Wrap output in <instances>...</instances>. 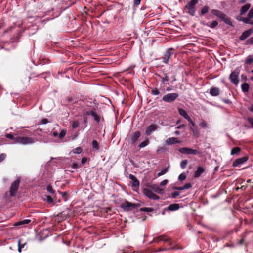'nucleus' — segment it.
I'll use <instances>...</instances> for the list:
<instances>
[{
  "label": "nucleus",
  "mask_w": 253,
  "mask_h": 253,
  "mask_svg": "<svg viewBox=\"0 0 253 253\" xmlns=\"http://www.w3.org/2000/svg\"><path fill=\"white\" fill-rule=\"evenodd\" d=\"M174 189L179 190V191L183 190V186H182V187H174Z\"/></svg>",
  "instance_id": "nucleus-62"
},
{
  "label": "nucleus",
  "mask_w": 253,
  "mask_h": 253,
  "mask_svg": "<svg viewBox=\"0 0 253 253\" xmlns=\"http://www.w3.org/2000/svg\"><path fill=\"white\" fill-rule=\"evenodd\" d=\"M46 200L49 203H51L53 202V199L50 196H46Z\"/></svg>",
  "instance_id": "nucleus-54"
},
{
  "label": "nucleus",
  "mask_w": 253,
  "mask_h": 253,
  "mask_svg": "<svg viewBox=\"0 0 253 253\" xmlns=\"http://www.w3.org/2000/svg\"><path fill=\"white\" fill-rule=\"evenodd\" d=\"M140 136V132L139 131L134 132L131 136V141L134 143Z\"/></svg>",
  "instance_id": "nucleus-21"
},
{
  "label": "nucleus",
  "mask_w": 253,
  "mask_h": 253,
  "mask_svg": "<svg viewBox=\"0 0 253 253\" xmlns=\"http://www.w3.org/2000/svg\"><path fill=\"white\" fill-rule=\"evenodd\" d=\"M178 112L179 114L185 119H186L187 117L189 116L186 111L182 108H179L178 109Z\"/></svg>",
  "instance_id": "nucleus-29"
},
{
  "label": "nucleus",
  "mask_w": 253,
  "mask_h": 253,
  "mask_svg": "<svg viewBox=\"0 0 253 253\" xmlns=\"http://www.w3.org/2000/svg\"><path fill=\"white\" fill-rule=\"evenodd\" d=\"M143 193L145 196L151 199L157 200L160 198L159 196L154 193L151 190L148 188H144L143 190Z\"/></svg>",
  "instance_id": "nucleus-8"
},
{
  "label": "nucleus",
  "mask_w": 253,
  "mask_h": 253,
  "mask_svg": "<svg viewBox=\"0 0 253 253\" xmlns=\"http://www.w3.org/2000/svg\"><path fill=\"white\" fill-rule=\"evenodd\" d=\"M92 146L93 149L95 150H98L99 149L98 143L96 140H93L92 142Z\"/></svg>",
  "instance_id": "nucleus-38"
},
{
  "label": "nucleus",
  "mask_w": 253,
  "mask_h": 253,
  "mask_svg": "<svg viewBox=\"0 0 253 253\" xmlns=\"http://www.w3.org/2000/svg\"><path fill=\"white\" fill-rule=\"evenodd\" d=\"M246 45H251L253 44V36L248 39L245 44Z\"/></svg>",
  "instance_id": "nucleus-42"
},
{
  "label": "nucleus",
  "mask_w": 253,
  "mask_h": 253,
  "mask_svg": "<svg viewBox=\"0 0 253 253\" xmlns=\"http://www.w3.org/2000/svg\"><path fill=\"white\" fill-rule=\"evenodd\" d=\"M211 13L215 16H217L218 18L221 19V20L223 21L227 25H229L231 26H233L232 22L231 21L230 18L228 17L225 14H224L223 12L220 10L217 9H212L211 10Z\"/></svg>",
  "instance_id": "nucleus-2"
},
{
  "label": "nucleus",
  "mask_w": 253,
  "mask_h": 253,
  "mask_svg": "<svg viewBox=\"0 0 253 253\" xmlns=\"http://www.w3.org/2000/svg\"><path fill=\"white\" fill-rule=\"evenodd\" d=\"M240 72V67H237L232 72L229 76V79L231 83L237 85L239 83L238 76Z\"/></svg>",
  "instance_id": "nucleus-6"
},
{
  "label": "nucleus",
  "mask_w": 253,
  "mask_h": 253,
  "mask_svg": "<svg viewBox=\"0 0 253 253\" xmlns=\"http://www.w3.org/2000/svg\"><path fill=\"white\" fill-rule=\"evenodd\" d=\"M153 190L154 191L158 194H162L164 192L163 189L160 188L158 186H154Z\"/></svg>",
  "instance_id": "nucleus-36"
},
{
  "label": "nucleus",
  "mask_w": 253,
  "mask_h": 253,
  "mask_svg": "<svg viewBox=\"0 0 253 253\" xmlns=\"http://www.w3.org/2000/svg\"><path fill=\"white\" fill-rule=\"evenodd\" d=\"M35 141V139L29 137H16L13 144L28 145L34 143Z\"/></svg>",
  "instance_id": "nucleus-4"
},
{
  "label": "nucleus",
  "mask_w": 253,
  "mask_h": 253,
  "mask_svg": "<svg viewBox=\"0 0 253 253\" xmlns=\"http://www.w3.org/2000/svg\"><path fill=\"white\" fill-rule=\"evenodd\" d=\"M253 62V57L251 55L248 56L245 61V64L250 65Z\"/></svg>",
  "instance_id": "nucleus-34"
},
{
  "label": "nucleus",
  "mask_w": 253,
  "mask_h": 253,
  "mask_svg": "<svg viewBox=\"0 0 253 253\" xmlns=\"http://www.w3.org/2000/svg\"><path fill=\"white\" fill-rule=\"evenodd\" d=\"M168 180L165 179L160 182V185L161 186H164L166 185L168 183Z\"/></svg>",
  "instance_id": "nucleus-56"
},
{
  "label": "nucleus",
  "mask_w": 253,
  "mask_h": 253,
  "mask_svg": "<svg viewBox=\"0 0 253 253\" xmlns=\"http://www.w3.org/2000/svg\"><path fill=\"white\" fill-rule=\"evenodd\" d=\"M79 125V123L78 121H75L72 123V127L73 128H77Z\"/></svg>",
  "instance_id": "nucleus-49"
},
{
  "label": "nucleus",
  "mask_w": 253,
  "mask_h": 253,
  "mask_svg": "<svg viewBox=\"0 0 253 253\" xmlns=\"http://www.w3.org/2000/svg\"><path fill=\"white\" fill-rule=\"evenodd\" d=\"M205 170L204 168L201 166H199L197 168L196 171L194 172V176L195 178H198L200 176L202 173L204 172Z\"/></svg>",
  "instance_id": "nucleus-18"
},
{
  "label": "nucleus",
  "mask_w": 253,
  "mask_h": 253,
  "mask_svg": "<svg viewBox=\"0 0 253 253\" xmlns=\"http://www.w3.org/2000/svg\"><path fill=\"white\" fill-rule=\"evenodd\" d=\"M52 135L55 137H58L59 134L57 131H55L53 132V133H52Z\"/></svg>",
  "instance_id": "nucleus-61"
},
{
  "label": "nucleus",
  "mask_w": 253,
  "mask_h": 253,
  "mask_svg": "<svg viewBox=\"0 0 253 253\" xmlns=\"http://www.w3.org/2000/svg\"><path fill=\"white\" fill-rule=\"evenodd\" d=\"M192 187V185L191 183H186L183 186V190H185V189H189L190 188H191Z\"/></svg>",
  "instance_id": "nucleus-52"
},
{
  "label": "nucleus",
  "mask_w": 253,
  "mask_h": 253,
  "mask_svg": "<svg viewBox=\"0 0 253 253\" xmlns=\"http://www.w3.org/2000/svg\"><path fill=\"white\" fill-rule=\"evenodd\" d=\"M6 156V155L4 153H2L0 155V163L5 159Z\"/></svg>",
  "instance_id": "nucleus-55"
},
{
  "label": "nucleus",
  "mask_w": 253,
  "mask_h": 253,
  "mask_svg": "<svg viewBox=\"0 0 253 253\" xmlns=\"http://www.w3.org/2000/svg\"><path fill=\"white\" fill-rule=\"evenodd\" d=\"M90 115L93 117L96 122L98 123L100 121V118L95 111L91 110L90 111Z\"/></svg>",
  "instance_id": "nucleus-30"
},
{
  "label": "nucleus",
  "mask_w": 253,
  "mask_h": 253,
  "mask_svg": "<svg viewBox=\"0 0 253 253\" xmlns=\"http://www.w3.org/2000/svg\"><path fill=\"white\" fill-rule=\"evenodd\" d=\"M177 96H163L162 100L166 102H171L175 100Z\"/></svg>",
  "instance_id": "nucleus-20"
},
{
  "label": "nucleus",
  "mask_w": 253,
  "mask_h": 253,
  "mask_svg": "<svg viewBox=\"0 0 253 253\" xmlns=\"http://www.w3.org/2000/svg\"><path fill=\"white\" fill-rule=\"evenodd\" d=\"M187 164V160H182L180 163V167L182 169H184L186 168Z\"/></svg>",
  "instance_id": "nucleus-45"
},
{
  "label": "nucleus",
  "mask_w": 253,
  "mask_h": 253,
  "mask_svg": "<svg viewBox=\"0 0 253 253\" xmlns=\"http://www.w3.org/2000/svg\"><path fill=\"white\" fill-rule=\"evenodd\" d=\"M129 178L132 181V186L138 188L140 185L139 180L137 179L136 177L131 174L129 175Z\"/></svg>",
  "instance_id": "nucleus-14"
},
{
  "label": "nucleus",
  "mask_w": 253,
  "mask_h": 253,
  "mask_svg": "<svg viewBox=\"0 0 253 253\" xmlns=\"http://www.w3.org/2000/svg\"><path fill=\"white\" fill-rule=\"evenodd\" d=\"M242 21L244 23L249 24L253 25V20H252L251 19H241V18H240V21Z\"/></svg>",
  "instance_id": "nucleus-35"
},
{
  "label": "nucleus",
  "mask_w": 253,
  "mask_h": 253,
  "mask_svg": "<svg viewBox=\"0 0 253 253\" xmlns=\"http://www.w3.org/2000/svg\"><path fill=\"white\" fill-rule=\"evenodd\" d=\"M244 242V238H242L241 239H240V240H239L237 242V244L238 245H242L243 244Z\"/></svg>",
  "instance_id": "nucleus-59"
},
{
  "label": "nucleus",
  "mask_w": 253,
  "mask_h": 253,
  "mask_svg": "<svg viewBox=\"0 0 253 253\" xmlns=\"http://www.w3.org/2000/svg\"><path fill=\"white\" fill-rule=\"evenodd\" d=\"M253 18V7L249 11L247 17H243L241 16H238L236 17V19L238 21H240V18L241 19H252Z\"/></svg>",
  "instance_id": "nucleus-17"
},
{
  "label": "nucleus",
  "mask_w": 253,
  "mask_h": 253,
  "mask_svg": "<svg viewBox=\"0 0 253 253\" xmlns=\"http://www.w3.org/2000/svg\"><path fill=\"white\" fill-rule=\"evenodd\" d=\"M190 129L193 132L194 137L198 138L200 136V132L197 126L193 127L190 126Z\"/></svg>",
  "instance_id": "nucleus-19"
},
{
  "label": "nucleus",
  "mask_w": 253,
  "mask_h": 253,
  "mask_svg": "<svg viewBox=\"0 0 253 253\" xmlns=\"http://www.w3.org/2000/svg\"><path fill=\"white\" fill-rule=\"evenodd\" d=\"M241 88L244 93L248 92L249 89V84L247 83H243L241 85Z\"/></svg>",
  "instance_id": "nucleus-31"
},
{
  "label": "nucleus",
  "mask_w": 253,
  "mask_h": 253,
  "mask_svg": "<svg viewBox=\"0 0 253 253\" xmlns=\"http://www.w3.org/2000/svg\"><path fill=\"white\" fill-rule=\"evenodd\" d=\"M200 126L202 128H206L207 127V124L206 121H202L200 124Z\"/></svg>",
  "instance_id": "nucleus-50"
},
{
  "label": "nucleus",
  "mask_w": 253,
  "mask_h": 253,
  "mask_svg": "<svg viewBox=\"0 0 253 253\" xmlns=\"http://www.w3.org/2000/svg\"><path fill=\"white\" fill-rule=\"evenodd\" d=\"M249 110L250 112H253V104L250 107Z\"/></svg>",
  "instance_id": "nucleus-64"
},
{
  "label": "nucleus",
  "mask_w": 253,
  "mask_h": 253,
  "mask_svg": "<svg viewBox=\"0 0 253 253\" xmlns=\"http://www.w3.org/2000/svg\"><path fill=\"white\" fill-rule=\"evenodd\" d=\"M166 150V148L165 147H160L158 149V152H165Z\"/></svg>",
  "instance_id": "nucleus-58"
},
{
  "label": "nucleus",
  "mask_w": 253,
  "mask_h": 253,
  "mask_svg": "<svg viewBox=\"0 0 253 253\" xmlns=\"http://www.w3.org/2000/svg\"><path fill=\"white\" fill-rule=\"evenodd\" d=\"M86 158H85V157H83L82 159V160H81V162L82 164H84L86 162Z\"/></svg>",
  "instance_id": "nucleus-63"
},
{
  "label": "nucleus",
  "mask_w": 253,
  "mask_h": 253,
  "mask_svg": "<svg viewBox=\"0 0 253 253\" xmlns=\"http://www.w3.org/2000/svg\"><path fill=\"white\" fill-rule=\"evenodd\" d=\"M253 28H250L247 30L245 31L242 35L239 37V39L241 41H243L249 37L253 33Z\"/></svg>",
  "instance_id": "nucleus-13"
},
{
  "label": "nucleus",
  "mask_w": 253,
  "mask_h": 253,
  "mask_svg": "<svg viewBox=\"0 0 253 253\" xmlns=\"http://www.w3.org/2000/svg\"><path fill=\"white\" fill-rule=\"evenodd\" d=\"M139 211L141 212H151L153 211L154 209L149 207H142L140 208Z\"/></svg>",
  "instance_id": "nucleus-27"
},
{
  "label": "nucleus",
  "mask_w": 253,
  "mask_h": 253,
  "mask_svg": "<svg viewBox=\"0 0 253 253\" xmlns=\"http://www.w3.org/2000/svg\"><path fill=\"white\" fill-rule=\"evenodd\" d=\"M26 245V242L22 243L21 239H19L18 240V251L19 253H21L22 252V249L24 248L25 246Z\"/></svg>",
  "instance_id": "nucleus-24"
},
{
  "label": "nucleus",
  "mask_w": 253,
  "mask_h": 253,
  "mask_svg": "<svg viewBox=\"0 0 253 253\" xmlns=\"http://www.w3.org/2000/svg\"><path fill=\"white\" fill-rule=\"evenodd\" d=\"M220 93L219 88L216 87H212L210 90L211 95H219Z\"/></svg>",
  "instance_id": "nucleus-22"
},
{
  "label": "nucleus",
  "mask_w": 253,
  "mask_h": 253,
  "mask_svg": "<svg viewBox=\"0 0 253 253\" xmlns=\"http://www.w3.org/2000/svg\"><path fill=\"white\" fill-rule=\"evenodd\" d=\"M209 10V7L208 6H204L201 10V14L204 15L207 13Z\"/></svg>",
  "instance_id": "nucleus-39"
},
{
  "label": "nucleus",
  "mask_w": 253,
  "mask_h": 253,
  "mask_svg": "<svg viewBox=\"0 0 253 253\" xmlns=\"http://www.w3.org/2000/svg\"><path fill=\"white\" fill-rule=\"evenodd\" d=\"M47 190L48 192L54 194L55 193V191L53 189L52 186L50 185H49L46 187Z\"/></svg>",
  "instance_id": "nucleus-48"
},
{
  "label": "nucleus",
  "mask_w": 253,
  "mask_h": 253,
  "mask_svg": "<svg viewBox=\"0 0 253 253\" xmlns=\"http://www.w3.org/2000/svg\"><path fill=\"white\" fill-rule=\"evenodd\" d=\"M248 160V156H244L236 159L233 163L232 166L233 167H237L240 165L244 164Z\"/></svg>",
  "instance_id": "nucleus-11"
},
{
  "label": "nucleus",
  "mask_w": 253,
  "mask_h": 253,
  "mask_svg": "<svg viewBox=\"0 0 253 253\" xmlns=\"http://www.w3.org/2000/svg\"><path fill=\"white\" fill-rule=\"evenodd\" d=\"M165 92H162L161 90V87L158 89L157 88H155L152 89V93L154 95H158L160 93H165Z\"/></svg>",
  "instance_id": "nucleus-33"
},
{
  "label": "nucleus",
  "mask_w": 253,
  "mask_h": 253,
  "mask_svg": "<svg viewBox=\"0 0 253 253\" xmlns=\"http://www.w3.org/2000/svg\"><path fill=\"white\" fill-rule=\"evenodd\" d=\"M159 126L156 124H152L148 126L147 127L145 134L147 135H150L155 131L158 128Z\"/></svg>",
  "instance_id": "nucleus-12"
},
{
  "label": "nucleus",
  "mask_w": 253,
  "mask_h": 253,
  "mask_svg": "<svg viewBox=\"0 0 253 253\" xmlns=\"http://www.w3.org/2000/svg\"><path fill=\"white\" fill-rule=\"evenodd\" d=\"M20 182V179H17L12 183L10 188V195L11 196H15L16 192L18 189Z\"/></svg>",
  "instance_id": "nucleus-7"
},
{
  "label": "nucleus",
  "mask_w": 253,
  "mask_h": 253,
  "mask_svg": "<svg viewBox=\"0 0 253 253\" xmlns=\"http://www.w3.org/2000/svg\"><path fill=\"white\" fill-rule=\"evenodd\" d=\"M139 206V204L131 203L127 201H126L124 203L121 205V207L125 211H129L131 209L135 208L136 207Z\"/></svg>",
  "instance_id": "nucleus-9"
},
{
  "label": "nucleus",
  "mask_w": 253,
  "mask_h": 253,
  "mask_svg": "<svg viewBox=\"0 0 253 253\" xmlns=\"http://www.w3.org/2000/svg\"><path fill=\"white\" fill-rule=\"evenodd\" d=\"M156 242H158L160 241H163L165 242H168L169 238L165 236L164 235H161L159 237H157L156 239H155Z\"/></svg>",
  "instance_id": "nucleus-32"
},
{
  "label": "nucleus",
  "mask_w": 253,
  "mask_h": 253,
  "mask_svg": "<svg viewBox=\"0 0 253 253\" xmlns=\"http://www.w3.org/2000/svg\"><path fill=\"white\" fill-rule=\"evenodd\" d=\"M180 195V192L178 191H175L171 193V196L172 198H175L177 196Z\"/></svg>",
  "instance_id": "nucleus-51"
},
{
  "label": "nucleus",
  "mask_w": 253,
  "mask_h": 253,
  "mask_svg": "<svg viewBox=\"0 0 253 253\" xmlns=\"http://www.w3.org/2000/svg\"><path fill=\"white\" fill-rule=\"evenodd\" d=\"M178 151L181 153L185 154L196 155L199 153L197 150L187 147L180 148Z\"/></svg>",
  "instance_id": "nucleus-10"
},
{
  "label": "nucleus",
  "mask_w": 253,
  "mask_h": 253,
  "mask_svg": "<svg viewBox=\"0 0 253 253\" xmlns=\"http://www.w3.org/2000/svg\"><path fill=\"white\" fill-rule=\"evenodd\" d=\"M204 25L209 27L211 28H215L218 25V22L217 21H213L210 24L208 23H204Z\"/></svg>",
  "instance_id": "nucleus-28"
},
{
  "label": "nucleus",
  "mask_w": 253,
  "mask_h": 253,
  "mask_svg": "<svg viewBox=\"0 0 253 253\" xmlns=\"http://www.w3.org/2000/svg\"><path fill=\"white\" fill-rule=\"evenodd\" d=\"M179 208V205L178 204H172L169 205L168 207V210L171 211H174L178 210Z\"/></svg>",
  "instance_id": "nucleus-23"
},
{
  "label": "nucleus",
  "mask_w": 253,
  "mask_h": 253,
  "mask_svg": "<svg viewBox=\"0 0 253 253\" xmlns=\"http://www.w3.org/2000/svg\"><path fill=\"white\" fill-rule=\"evenodd\" d=\"M161 80V90L162 92L169 91L172 90V88L169 86V73H163L162 75H159Z\"/></svg>",
  "instance_id": "nucleus-1"
},
{
  "label": "nucleus",
  "mask_w": 253,
  "mask_h": 253,
  "mask_svg": "<svg viewBox=\"0 0 253 253\" xmlns=\"http://www.w3.org/2000/svg\"><path fill=\"white\" fill-rule=\"evenodd\" d=\"M66 133V130L65 129L62 130L61 131V132H60V133L59 134L58 138L59 139H62L65 136Z\"/></svg>",
  "instance_id": "nucleus-43"
},
{
  "label": "nucleus",
  "mask_w": 253,
  "mask_h": 253,
  "mask_svg": "<svg viewBox=\"0 0 253 253\" xmlns=\"http://www.w3.org/2000/svg\"><path fill=\"white\" fill-rule=\"evenodd\" d=\"M167 171H168V169L165 168L164 169H162L161 171H160L158 174H157V175L158 177H160L164 174H165V173H166L167 172Z\"/></svg>",
  "instance_id": "nucleus-40"
},
{
  "label": "nucleus",
  "mask_w": 253,
  "mask_h": 253,
  "mask_svg": "<svg viewBox=\"0 0 253 253\" xmlns=\"http://www.w3.org/2000/svg\"><path fill=\"white\" fill-rule=\"evenodd\" d=\"M179 142L180 141L177 140V138L175 137L169 138L167 139L165 141L166 144L168 145L174 144L175 143H179Z\"/></svg>",
  "instance_id": "nucleus-15"
},
{
  "label": "nucleus",
  "mask_w": 253,
  "mask_h": 253,
  "mask_svg": "<svg viewBox=\"0 0 253 253\" xmlns=\"http://www.w3.org/2000/svg\"><path fill=\"white\" fill-rule=\"evenodd\" d=\"M186 176L185 174H184L183 173H182L179 175L178 180L182 181L186 179Z\"/></svg>",
  "instance_id": "nucleus-47"
},
{
  "label": "nucleus",
  "mask_w": 253,
  "mask_h": 253,
  "mask_svg": "<svg viewBox=\"0 0 253 253\" xmlns=\"http://www.w3.org/2000/svg\"><path fill=\"white\" fill-rule=\"evenodd\" d=\"M49 122L48 120L46 119H42L38 123V125H43V124H46Z\"/></svg>",
  "instance_id": "nucleus-46"
},
{
  "label": "nucleus",
  "mask_w": 253,
  "mask_h": 253,
  "mask_svg": "<svg viewBox=\"0 0 253 253\" xmlns=\"http://www.w3.org/2000/svg\"><path fill=\"white\" fill-rule=\"evenodd\" d=\"M251 4L250 3H247L243 6H242L240 10V16L243 15L251 7Z\"/></svg>",
  "instance_id": "nucleus-16"
},
{
  "label": "nucleus",
  "mask_w": 253,
  "mask_h": 253,
  "mask_svg": "<svg viewBox=\"0 0 253 253\" xmlns=\"http://www.w3.org/2000/svg\"><path fill=\"white\" fill-rule=\"evenodd\" d=\"M174 51V49L172 48H168L163 55V62L165 64H168L173 55Z\"/></svg>",
  "instance_id": "nucleus-5"
},
{
  "label": "nucleus",
  "mask_w": 253,
  "mask_h": 253,
  "mask_svg": "<svg viewBox=\"0 0 253 253\" xmlns=\"http://www.w3.org/2000/svg\"><path fill=\"white\" fill-rule=\"evenodd\" d=\"M241 151V149L240 147H235L232 149L230 154L231 155H238L240 152Z\"/></svg>",
  "instance_id": "nucleus-26"
},
{
  "label": "nucleus",
  "mask_w": 253,
  "mask_h": 253,
  "mask_svg": "<svg viewBox=\"0 0 253 253\" xmlns=\"http://www.w3.org/2000/svg\"><path fill=\"white\" fill-rule=\"evenodd\" d=\"M149 143V141L148 139H146L143 141H142L141 143H140L139 145V147L140 148H144L147 146Z\"/></svg>",
  "instance_id": "nucleus-37"
},
{
  "label": "nucleus",
  "mask_w": 253,
  "mask_h": 253,
  "mask_svg": "<svg viewBox=\"0 0 253 253\" xmlns=\"http://www.w3.org/2000/svg\"><path fill=\"white\" fill-rule=\"evenodd\" d=\"M7 94V92L6 91V89L3 88L0 85V94Z\"/></svg>",
  "instance_id": "nucleus-53"
},
{
  "label": "nucleus",
  "mask_w": 253,
  "mask_h": 253,
  "mask_svg": "<svg viewBox=\"0 0 253 253\" xmlns=\"http://www.w3.org/2000/svg\"><path fill=\"white\" fill-rule=\"evenodd\" d=\"M5 136L8 138V139H11V140H13V142L14 141L15 139H16V137H15L14 135H13L12 134H11V133H7L5 134ZM13 143V142H12Z\"/></svg>",
  "instance_id": "nucleus-41"
},
{
  "label": "nucleus",
  "mask_w": 253,
  "mask_h": 253,
  "mask_svg": "<svg viewBox=\"0 0 253 253\" xmlns=\"http://www.w3.org/2000/svg\"><path fill=\"white\" fill-rule=\"evenodd\" d=\"M82 151V149L81 147H77L75 149H73V152L74 153V154H80Z\"/></svg>",
  "instance_id": "nucleus-44"
},
{
  "label": "nucleus",
  "mask_w": 253,
  "mask_h": 253,
  "mask_svg": "<svg viewBox=\"0 0 253 253\" xmlns=\"http://www.w3.org/2000/svg\"><path fill=\"white\" fill-rule=\"evenodd\" d=\"M31 220L30 219H24L22 221L16 222L15 224V226H20V225H24L28 224L31 222Z\"/></svg>",
  "instance_id": "nucleus-25"
},
{
  "label": "nucleus",
  "mask_w": 253,
  "mask_h": 253,
  "mask_svg": "<svg viewBox=\"0 0 253 253\" xmlns=\"http://www.w3.org/2000/svg\"><path fill=\"white\" fill-rule=\"evenodd\" d=\"M198 0H191L184 7V10L191 16H194L196 11L195 5L198 3Z\"/></svg>",
  "instance_id": "nucleus-3"
},
{
  "label": "nucleus",
  "mask_w": 253,
  "mask_h": 253,
  "mask_svg": "<svg viewBox=\"0 0 253 253\" xmlns=\"http://www.w3.org/2000/svg\"><path fill=\"white\" fill-rule=\"evenodd\" d=\"M141 0H134V3L136 6L140 4Z\"/></svg>",
  "instance_id": "nucleus-60"
},
{
  "label": "nucleus",
  "mask_w": 253,
  "mask_h": 253,
  "mask_svg": "<svg viewBox=\"0 0 253 253\" xmlns=\"http://www.w3.org/2000/svg\"><path fill=\"white\" fill-rule=\"evenodd\" d=\"M248 122L252 125V127L253 128V118H249L248 119Z\"/></svg>",
  "instance_id": "nucleus-57"
}]
</instances>
